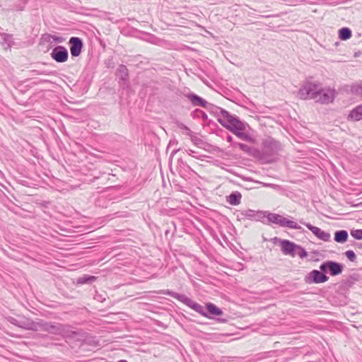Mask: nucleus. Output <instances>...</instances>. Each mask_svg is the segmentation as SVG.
<instances>
[{
	"mask_svg": "<svg viewBox=\"0 0 362 362\" xmlns=\"http://www.w3.org/2000/svg\"><path fill=\"white\" fill-rule=\"evenodd\" d=\"M195 152L192 150H189L188 151V154L190 155V156H192L194 157H196L195 156H194L193 154Z\"/></svg>",
	"mask_w": 362,
	"mask_h": 362,
	"instance_id": "58836bf2",
	"label": "nucleus"
},
{
	"mask_svg": "<svg viewBox=\"0 0 362 362\" xmlns=\"http://www.w3.org/2000/svg\"><path fill=\"white\" fill-rule=\"evenodd\" d=\"M158 293L168 295L177 299V300L182 303L189 308H192V310H194L203 317H207L209 319H214L216 316H220L223 315V310L212 303H207L204 308L202 305L197 303V302L193 301L187 296L176 293L171 290H161L158 292Z\"/></svg>",
	"mask_w": 362,
	"mask_h": 362,
	"instance_id": "f03ea898",
	"label": "nucleus"
},
{
	"mask_svg": "<svg viewBox=\"0 0 362 362\" xmlns=\"http://www.w3.org/2000/svg\"><path fill=\"white\" fill-rule=\"evenodd\" d=\"M30 75L34 76L35 75H45V76H52L55 75L56 72L54 71H49L43 69H33L30 71Z\"/></svg>",
	"mask_w": 362,
	"mask_h": 362,
	"instance_id": "a878e982",
	"label": "nucleus"
},
{
	"mask_svg": "<svg viewBox=\"0 0 362 362\" xmlns=\"http://www.w3.org/2000/svg\"><path fill=\"white\" fill-rule=\"evenodd\" d=\"M183 95L190 101L193 106H198L205 108L208 105L209 103L206 100L192 92H188L187 93H184Z\"/></svg>",
	"mask_w": 362,
	"mask_h": 362,
	"instance_id": "dca6fc26",
	"label": "nucleus"
},
{
	"mask_svg": "<svg viewBox=\"0 0 362 362\" xmlns=\"http://www.w3.org/2000/svg\"><path fill=\"white\" fill-rule=\"evenodd\" d=\"M329 276L323 271L314 269L305 276L306 284H322L327 281Z\"/></svg>",
	"mask_w": 362,
	"mask_h": 362,
	"instance_id": "0eeeda50",
	"label": "nucleus"
},
{
	"mask_svg": "<svg viewBox=\"0 0 362 362\" xmlns=\"http://www.w3.org/2000/svg\"><path fill=\"white\" fill-rule=\"evenodd\" d=\"M349 237L348 232L345 230H337L334 233V240L339 243H344Z\"/></svg>",
	"mask_w": 362,
	"mask_h": 362,
	"instance_id": "412c9836",
	"label": "nucleus"
},
{
	"mask_svg": "<svg viewBox=\"0 0 362 362\" xmlns=\"http://www.w3.org/2000/svg\"><path fill=\"white\" fill-rule=\"evenodd\" d=\"M299 222L301 224L305 226L319 240H323L325 242H328L330 240L331 235L328 232L324 231L320 228L313 226L310 223L304 221L303 219H300Z\"/></svg>",
	"mask_w": 362,
	"mask_h": 362,
	"instance_id": "1a4fd4ad",
	"label": "nucleus"
},
{
	"mask_svg": "<svg viewBox=\"0 0 362 362\" xmlns=\"http://www.w3.org/2000/svg\"><path fill=\"white\" fill-rule=\"evenodd\" d=\"M233 146L238 147L240 150H242L243 151H244L250 155L252 153V148L247 144H245L243 143L234 142L233 144Z\"/></svg>",
	"mask_w": 362,
	"mask_h": 362,
	"instance_id": "c85d7f7f",
	"label": "nucleus"
},
{
	"mask_svg": "<svg viewBox=\"0 0 362 362\" xmlns=\"http://www.w3.org/2000/svg\"><path fill=\"white\" fill-rule=\"evenodd\" d=\"M108 202L105 197L100 196L95 201V205L99 207L106 208L107 206Z\"/></svg>",
	"mask_w": 362,
	"mask_h": 362,
	"instance_id": "2f4dec72",
	"label": "nucleus"
},
{
	"mask_svg": "<svg viewBox=\"0 0 362 362\" xmlns=\"http://www.w3.org/2000/svg\"><path fill=\"white\" fill-rule=\"evenodd\" d=\"M281 252L285 255L294 257L296 255L297 244L288 240H282L280 242Z\"/></svg>",
	"mask_w": 362,
	"mask_h": 362,
	"instance_id": "2eb2a0df",
	"label": "nucleus"
},
{
	"mask_svg": "<svg viewBox=\"0 0 362 362\" xmlns=\"http://www.w3.org/2000/svg\"><path fill=\"white\" fill-rule=\"evenodd\" d=\"M296 255H298L301 259H303L308 256V252H306L304 247L299 245H297Z\"/></svg>",
	"mask_w": 362,
	"mask_h": 362,
	"instance_id": "473e14b6",
	"label": "nucleus"
},
{
	"mask_svg": "<svg viewBox=\"0 0 362 362\" xmlns=\"http://www.w3.org/2000/svg\"><path fill=\"white\" fill-rule=\"evenodd\" d=\"M217 321H218L220 322H226L227 320L223 318H217Z\"/></svg>",
	"mask_w": 362,
	"mask_h": 362,
	"instance_id": "ea45409f",
	"label": "nucleus"
},
{
	"mask_svg": "<svg viewBox=\"0 0 362 362\" xmlns=\"http://www.w3.org/2000/svg\"><path fill=\"white\" fill-rule=\"evenodd\" d=\"M226 140L227 141L231 143V144L233 145V144L234 143L233 141V136H230V135H228L227 137H226Z\"/></svg>",
	"mask_w": 362,
	"mask_h": 362,
	"instance_id": "4c0bfd02",
	"label": "nucleus"
},
{
	"mask_svg": "<svg viewBox=\"0 0 362 362\" xmlns=\"http://www.w3.org/2000/svg\"><path fill=\"white\" fill-rule=\"evenodd\" d=\"M320 269L332 276L339 275L342 273L344 265L339 262L333 260H327L323 262L320 266Z\"/></svg>",
	"mask_w": 362,
	"mask_h": 362,
	"instance_id": "423d86ee",
	"label": "nucleus"
},
{
	"mask_svg": "<svg viewBox=\"0 0 362 362\" xmlns=\"http://www.w3.org/2000/svg\"><path fill=\"white\" fill-rule=\"evenodd\" d=\"M18 3L15 4L12 6V10L16 11H23L25 9L26 5L30 0H18Z\"/></svg>",
	"mask_w": 362,
	"mask_h": 362,
	"instance_id": "bb28decb",
	"label": "nucleus"
},
{
	"mask_svg": "<svg viewBox=\"0 0 362 362\" xmlns=\"http://www.w3.org/2000/svg\"><path fill=\"white\" fill-rule=\"evenodd\" d=\"M264 218H267V223H274L281 227H287L291 229L299 230L301 232L304 231L303 228L293 221L289 220L279 214L272 213L267 211H263Z\"/></svg>",
	"mask_w": 362,
	"mask_h": 362,
	"instance_id": "7ed1b4c3",
	"label": "nucleus"
},
{
	"mask_svg": "<svg viewBox=\"0 0 362 362\" xmlns=\"http://www.w3.org/2000/svg\"><path fill=\"white\" fill-rule=\"evenodd\" d=\"M66 326L58 322H50L48 332L50 334L59 335L62 334L66 330Z\"/></svg>",
	"mask_w": 362,
	"mask_h": 362,
	"instance_id": "a211bd4d",
	"label": "nucleus"
},
{
	"mask_svg": "<svg viewBox=\"0 0 362 362\" xmlns=\"http://www.w3.org/2000/svg\"><path fill=\"white\" fill-rule=\"evenodd\" d=\"M51 81L47 79H42L40 81V83H50Z\"/></svg>",
	"mask_w": 362,
	"mask_h": 362,
	"instance_id": "a19ab883",
	"label": "nucleus"
},
{
	"mask_svg": "<svg viewBox=\"0 0 362 362\" xmlns=\"http://www.w3.org/2000/svg\"><path fill=\"white\" fill-rule=\"evenodd\" d=\"M191 139V141L194 144H198L199 142L201 141V139L197 138V136H195L194 135V133L192 134V136H189Z\"/></svg>",
	"mask_w": 362,
	"mask_h": 362,
	"instance_id": "e433bc0d",
	"label": "nucleus"
},
{
	"mask_svg": "<svg viewBox=\"0 0 362 362\" xmlns=\"http://www.w3.org/2000/svg\"><path fill=\"white\" fill-rule=\"evenodd\" d=\"M339 38L341 40H346L351 38L352 31L349 28L343 27L339 30Z\"/></svg>",
	"mask_w": 362,
	"mask_h": 362,
	"instance_id": "4be33fe9",
	"label": "nucleus"
},
{
	"mask_svg": "<svg viewBox=\"0 0 362 362\" xmlns=\"http://www.w3.org/2000/svg\"><path fill=\"white\" fill-rule=\"evenodd\" d=\"M69 45L72 57H77L81 54L83 47L82 39L78 37H71L69 40Z\"/></svg>",
	"mask_w": 362,
	"mask_h": 362,
	"instance_id": "f8f14e48",
	"label": "nucleus"
},
{
	"mask_svg": "<svg viewBox=\"0 0 362 362\" xmlns=\"http://www.w3.org/2000/svg\"><path fill=\"white\" fill-rule=\"evenodd\" d=\"M50 56L56 62L64 63L68 60L69 52L65 47L57 45L52 49Z\"/></svg>",
	"mask_w": 362,
	"mask_h": 362,
	"instance_id": "6e6552de",
	"label": "nucleus"
},
{
	"mask_svg": "<svg viewBox=\"0 0 362 362\" xmlns=\"http://www.w3.org/2000/svg\"><path fill=\"white\" fill-rule=\"evenodd\" d=\"M319 86L315 83L308 82L298 92V95L300 99H317L320 94Z\"/></svg>",
	"mask_w": 362,
	"mask_h": 362,
	"instance_id": "39448f33",
	"label": "nucleus"
},
{
	"mask_svg": "<svg viewBox=\"0 0 362 362\" xmlns=\"http://www.w3.org/2000/svg\"><path fill=\"white\" fill-rule=\"evenodd\" d=\"M281 150V144L272 137H268L262 142V154L265 156L277 155Z\"/></svg>",
	"mask_w": 362,
	"mask_h": 362,
	"instance_id": "20e7f679",
	"label": "nucleus"
},
{
	"mask_svg": "<svg viewBox=\"0 0 362 362\" xmlns=\"http://www.w3.org/2000/svg\"><path fill=\"white\" fill-rule=\"evenodd\" d=\"M348 119L355 122L362 119V104L357 105L350 111Z\"/></svg>",
	"mask_w": 362,
	"mask_h": 362,
	"instance_id": "6ab92c4d",
	"label": "nucleus"
},
{
	"mask_svg": "<svg viewBox=\"0 0 362 362\" xmlns=\"http://www.w3.org/2000/svg\"><path fill=\"white\" fill-rule=\"evenodd\" d=\"M177 151H178V150H173V152H172V153H171L170 157H171V156H174V155H175Z\"/></svg>",
	"mask_w": 362,
	"mask_h": 362,
	"instance_id": "79ce46f5",
	"label": "nucleus"
},
{
	"mask_svg": "<svg viewBox=\"0 0 362 362\" xmlns=\"http://www.w3.org/2000/svg\"><path fill=\"white\" fill-rule=\"evenodd\" d=\"M350 91L351 94L362 98V82L353 84L351 86Z\"/></svg>",
	"mask_w": 362,
	"mask_h": 362,
	"instance_id": "393cba45",
	"label": "nucleus"
},
{
	"mask_svg": "<svg viewBox=\"0 0 362 362\" xmlns=\"http://www.w3.org/2000/svg\"><path fill=\"white\" fill-rule=\"evenodd\" d=\"M345 255L351 262H355L356 259V254L353 250H347L345 252Z\"/></svg>",
	"mask_w": 362,
	"mask_h": 362,
	"instance_id": "f704fd0d",
	"label": "nucleus"
},
{
	"mask_svg": "<svg viewBox=\"0 0 362 362\" xmlns=\"http://www.w3.org/2000/svg\"><path fill=\"white\" fill-rule=\"evenodd\" d=\"M7 320L11 324L22 328L25 330H31L33 320L25 317H18V318L13 317H8Z\"/></svg>",
	"mask_w": 362,
	"mask_h": 362,
	"instance_id": "9d476101",
	"label": "nucleus"
},
{
	"mask_svg": "<svg viewBox=\"0 0 362 362\" xmlns=\"http://www.w3.org/2000/svg\"><path fill=\"white\" fill-rule=\"evenodd\" d=\"M351 235L356 240L362 239V229L351 230Z\"/></svg>",
	"mask_w": 362,
	"mask_h": 362,
	"instance_id": "72a5a7b5",
	"label": "nucleus"
},
{
	"mask_svg": "<svg viewBox=\"0 0 362 362\" xmlns=\"http://www.w3.org/2000/svg\"><path fill=\"white\" fill-rule=\"evenodd\" d=\"M360 54H361V52H356L354 56L355 57H358Z\"/></svg>",
	"mask_w": 362,
	"mask_h": 362,
	"instance_id": "37998d69",
	"label": "nucleus"
},
{
	"mask_svg": "<svg viewBox=\"0 0 362 362\" xmlns=\"http://www.w3.org/2000/svg\"><path fill=\"white\" fill-rule=\"evenodd\" d=\"M43 39L46 42H50V40L52 39L54 42H57V43H62L64 40V39L62 37L53 35L51 34H45L43 36Z\"/></svg>",
	"mask_w": 362,
	"mask_h": 362,
	"instance_id": "cd10ccee",
	"label": "nucleus"
},
{
	"mask_svg": "<svg viewBox=\"0 0 362 362\" xmlns=\"http://www.w3.org/2000/svg\"><path fill=\"white\" fill-rule=\"evenodd\" d=\"M336 91L332 88L320 89V94L315 100L322 104L332 103L335 98Z\"/></svg>",
	"mask_w": 362,
	"mask_h": 362,
	"instance_id": "9b49d317",
	"label": "nucleus"
},
{
	"mask_svg": "<svg viewBox=\"0 0 362 362\" xmlns=\"http://www.w3.org/2000/svg\"><path fill=\"white\" fill-rule=\"evenodd\" d=\"M210 114L217 117L218 122L226 129L234 134L239 139L252 142V137L247 133H245L247 124L241 121L240 118L231 115L228 111L217 105L208 103L206 107Z\"/></svg>",
	"mask_w": 362,
	"mask_h": 362,
	"instance_id": "f257e3e1",
	"label": "nucleus"
},
{
	"mask_svg": "<svg viewBox=\"0 0 362 362\" xmlns=\"http://www.w3.org/2000/svg\"><path fill=\"white\" fill-rule=\"evenodd\" d=\"M240 218H247L250 220L264 222L263 211L247 209L242 211L238 216Z\"/></svg>",
	"mask_w": 362,
	"mask_h": 362,
	"instance_id": "4468645a",
	"label": "nucleus"
},
{
	"mask_svg": "<svg viewBox=\"0 0 362 362\" xmlns=\"http://www.w3.org/2000/svg\"><path fill=\"white\" fill-rule=\"evenodd\" d=\"M180 129H182L185 132V134L188 136H192L194 133L189 127H187L185 124L181 123L178 125Z\"/></svg>",
	"mask_w": 362,
	"mask_h": 362,
	"instance_id": "c9c22d12",
	"label": "nucleus"
},
{
	"mask_svg": "<svg viewBox=\"0 0 362 362\" xmlns=\"http://www.w3.org/2000/svg\"><path fill=\"white\" fill-rule=\"evenodd\" d=\"M242 195L240 192L235 191L231 192L227 197L226 201L233 206L238 205L240 203Z\"/></svg>",
	"mask_w": 362,
	"mask_h": 362,
	"instance_id": "aec40b11",
	"label": "nucleus"
},
{
	"mask_svg": "<svg viewBox=\"0 0 362 362\" xmlns=\"http://www.w3.org/2000/svg\"><path fill=\"white\" fill-rule=\"evenodd\" d=\"M116 76L119 78V85L124 88L128 86L129 70L124 64H120L116 71Z\"/></svg>",
	"mask_w": 362,
	"mask_h": 362,
	"instance_id": "ddd939ff",
	"label": "nucleus"
},
{
	"mask_svg": "<svg viewBox=\"0 0 362 362\" xmlns=\"http://www.w3.org/2000/svg\"><path fill=\"white\" fill-rule=\"evenodd\" d=\"M177 167L180 172L190 173L194 172L193 170L189 166V165L185 162L182 158L177 160Z\"/></svg>",
	"mask_w": 362,
	"mask_h": 362,
	"instance_id": "b1692460",
	"label": "nucleus"
},
{
	"mask_svg": "<svg viewBox=\"0 0 362 362\" xmlns=\"http://www.w3.org/2000/svg\"><path fill=\"white\" fill-rule=\"evenodd\" d=\"M97 279V277L95 276H91L88 274H84L82 276L78 278L77 284H92Z\"/></svg>",
	"mask_w": 362,
	"mask_h": 362,
	"instance_id": "5701e85b",
	"label": "nucleus"
},
{
	"mask_svg": "<svg viewBox=\"0 0 362 362\" xmlns=\"http://www.w3.org/2000/svg\"><path fill=\"white\" fill-rule=\"evenodd\" d=\"M50 322L44 321L42 320H38L35 322L33 320L32 331H44L48 332Z\"/></svg>",
	"mask_w": 362,
	"mask_h": 362,
	"instance_id": "f3484780",
	"label": "nucleus"
},
{
	"mask_svg": "<svg viewBox=\"0 0 362 362\" xmlns=\"http://www.w3.org/2000/svg\"><path fill=\"white\" fill-rule=\"evenodd\" d=\"M193 117H201L204 121L208 118L207 115L200 109H196L192 112Z\"/></svg>",
	"mask_w": 362,
	"mask_h": 362,
	"instance_id": "7c9ffc66",
	"label": "nucleus"
},
{
	"mask_svg": "<svg viewBox=\"0 0 362 362\" xmlns=\"http://www.w3.org/2000/svg\"><path fill=\"white\" fill-rule=\"evenodd\" d=\"M1 37L2 38L3 42L7 44L8 47H11V45L13 44L12 35L4 33H1Z\"/></svg>",
	"mask_w": 362,
	"mask_h": 362,
	"instance_id": "c756f323",
	"label": "nucleus"
}]
</instances>
